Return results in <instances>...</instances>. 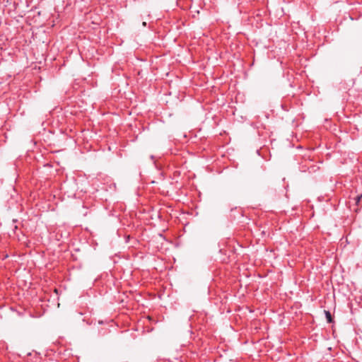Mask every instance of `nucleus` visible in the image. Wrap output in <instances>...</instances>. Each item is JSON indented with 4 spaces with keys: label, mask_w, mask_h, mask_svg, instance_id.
Segmentation results:
<instances>
[{
    "label": "nucleus",
    "mask_w": 362,
    "mask_h": 362,
    "mask_svg": "<svg viewBox=\"0 0 362 362\" xmlns=\"http://www.w3.org/2000/svg\"><path fill=\"white\" fill-rule=\"evenodd\" d=\"M146 22H144V23H143V25H144V26H146Z\"/></svg>",
    "instance_id": "nucleus-3"
},
{
    "label": "nucleus",
    "mask_w": 362,
    "mask_h": 362,
    "mask_svg": "<svg viewBox=\"0 0 362 362\" xmlns=\"http://www.w3.org/2000/svg\"><path fill=\"white\" fill-rule=\"evenodd\" d=\"M362 198V194H358L357 195L355 198H354V200H355V203L356 205H358L360 202H361V199Z\"/></svg>",
    "instance_id": "nucleus-2"
},
{
    "label": "nucleus",
    "mask_w": 362,
    "mask_h": 362,
    "mask_svg": "<svg viewBox=\"0 0 362 362\" xmlns=\"http://www.w3.org/2000/svg\"><path fill=\"white\" fill-rule=\"evenodd\" d=\"M325 317L327 319V322L332 323V317L329 311L325 310Z\"/></svg>",
    "instance_id": "nucleus-1"
}]
</instances>
